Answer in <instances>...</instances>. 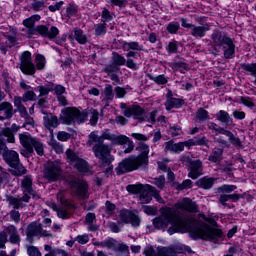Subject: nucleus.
<instances>
[{"label": "nucleus", "mask_w": 256, "mask_h": 256, "mask_svg": "<svg viewBox=\"0 0 256 256\" xmlns=\"http://www.w3.org/2000/svg\"><path fill=\"white\" fill-rule=\"evenodd\" d=\"M44 127H46V129L50 131L51 135H53V129H57V127H59V119L57 116L53 114L44 116Z\"/></svg>", "instance_id": "obj_18"}, {"label": "nucleus", "mask_w": 256, "mask_h": 256, "mask_svg": "<svg viewBox=\"0 0 256 256\" xmlns=\"http://www.w3.org/2000/svg\"><path fill=\"white\" fill-rule=\"evenodd\" d=\"M216 119L220 121V123H224L225 125H233V118L229 115L227 111L220 110L216 114Z\"/></svg>", "instance_id": "obj_31"}, {"label": "nucleus", "mask_w": 256, "mask_h": 256, "mask_svg": "<svg viewBox=\"0 0 256 256\" xmlns=\"http://www.w3.org/2000/svg\"><path fill=\"white\" fill-rule=\"evenodd\" d=\"M177 49H178V46H177V42L173 41V42H169L166 50L168 51V53H170L171 55L177 53Z\"/></svg>", "instance_id": "obj_62"}, {"label": "nucleus", "mask_w": 256, "mask_h": 256, "mask_svg": "<svg viewBox=\"0 0 256 256\" xmlns=\"http://www.w3.org/2000/svg\"><path fill=\"white\" fill-rule=\"evenodd\" d=\"M27 249V255L29 256H42L41 251H39V248L35 246H26Z\"/></svg>", "instance_id": "obj_52"}, {"label": "nucleus", "mask_w": 256, "mask_h": 256, "mask_svg": "<svg viewBox=\"0 0 256 256\" xmlns=\"http://www.w3.org/2000/svg\"><path fill=\"white\" fill-rule=\"evenodd\" d=\"M87 116L81 113L77 108L68 107L62 110L60 119L64 125H74V123H83Z\"/></svg>", "instance_id": "obj_6"}, {"label": "nucleus", "mask_w": 256, "mask_h": 256, "mask_svg": "<svg viewBox=\"0 0 256 256\" xmlns=\"http://www.w3.org/2000/svg\"><path fill=\"white\" fill-rule=\"evenodd\" d=\"M215 183V179L204 177L198 181V185L202 187V189H211L213 184Z\"/></svg>", "instance_id": "obj_38"}, {"label": "nucleus", "mask_w": 256, "mask_h": 256, "mask_svg": "<svg viewBox=\"0 0 256 256\" xmlns=\"http://www.w3.org/2000/svg\"><path fill=\"white\" fill-rule=\"evenodd\" d=\"M121 109H124L123 115L125 117H131L132 115L134 116L135 119H141V115L145 113V110L141 108L139 105H133L131 107H127V104L122 103L120 104Z\"/></svg>", "instance_id": "obj_13"}, {"label": "nucleus", "mask_w": 256, "mask_h": 256, "mask_svg": "<svg viewBox=\"0 0 256 256\" xmlns=\"http://www.w3.org/2000/svg\"><path fill=\"white\" fill-rule=\"evenodd\" d=\"M154 185L158 187V189H164L165 188V176H160L158 178L154 179Z\"/></svg>", "instance_id": "obj_58"}, {"label": "nucleus", "mask_w": 256, "mask_h": 256, "mask_svg": "<svg viewBox=\"0 0 256 256\" xmlns=\"http://www.w3.org/2000/svg\"><path fill=\"white\" fill-rule=\"evenodd\" d=\"M220 49L223 50L225 59H233L235 57V43H233L231 38L228 39Z\"/></svg>", "instance_id": "obj_19"}, {"label": "nucleus", "mask_w": 256, "mask_h": 256, "mask_svg": "<svg viewBox=\"0 0 256 256\" xmlns=\"http://www.w3.org/2000/svg\"><path fill=\"white\" fill-rule=\"evenodd\" d=\"M22 191L24 193L22 198H9V204L14 205L15 209H21V207H25L24 203H29L31 197L33 199H39V195L33 190V178L31 176H25L22 180Z\"/></svg>", "instance_id": "obj_4"}, {"label": "nucleus", "mask_w": 256, "mask_h": 256, "mask_svg": "<svg viewBox=\"0 0 256 256\" xmlns=\"http://www.w3.org/2000/svg\"><path fill=\"white\" fill-rule=\"evenodd\" d=\"M19 131V126L17 124H13L11 128H4L2 130V135L7 137L8 143H15V136L13 133H17Z\"/></svg>", "instance_id": "obj_27"}, {"label": "nucleus", "mask_w": 256, "mask_h": 256, "mask_svg": "<svg viewBox=\"0 0 256 256\" xmlns=\"http://www.w3.org/2000/svg\"><path fill=\"white\" fill-rule=\"evenodd\" d=\"M41 15L35 14L23 21L24 27H35V21H40Z\"/></svg>", "instance_id": "obj_45"}, {"label": "nucleus", "mask_w": 256, "mask_h": 256, "mask_svg": "<svg viewBox=\"0 0 256 256\" xmlns=\"http://www.w3.org/2000/svg\"><path fill=\"white\" fill-rule=\"evenodd\" d=\"M196 116H197V119H199V121H205V120L209 119V112H207V110H205L203 108H200L196 112Z\"/></svg>", "instance_id": "obj_50"}, {"label": "nucleus", "mask_w": 256, "mask_h": 256, "mask_svg": "<svg viewBox=\"0 0 256 256\" xmlns=\"http://www.w3.org/2000/svg\"><path fill=\"white\" fill-rule=\"evenodd\" d=\"M242 69L247 73H250V75H253V77H255V80L253 81V83L254 85H256V63L243 64Z\"/></svg>", "instance_id": "obj_41"}, {"label": "nucleus", "mask_w": 256, "mask_h": 256, "mask_svg": "<svg viewBox=\"0 0 256 256\" xmlns=\"http://www.w3.org/2000/svg\"><path fill=\"white\" fill-rule=\"evenodd\" d=\"M26 233L27 239L30 241V243H33V237H39V235H43L44 237H51V234H49L47 231H43L41 224L37 222L29 224Z\"/></svg>", "instance_id": "obj_12"}, {"label": "nucleus", "mask_w": 256, "mask_h": 256, "mask_svg": "<svg viewBox=\"0 0 256 256\" xmlns=\"http://www.w3.org/2000/svg\"><path fill=\"white\" fill-rule=\"evenodd\" d=\"M19 139L22 147H24V151L21 152L24 157L33 155V149H35L37 155H40V157L44 155L45 145H43V142L39 141V139L33 138L29 133L19 134Z\"/></svg>", "instance_id": "obj_5"}, {"label": "nucleus", "mask_w": 256, "mask_h": 256, "mask_svg": "<svg viewBox=\"0 0 256 256\" xmlns=\"http://www.w3.org/2000/svg\"><path fill=\"white\" fill-rule=\"evenodd\" d=\"M43 175L47 181H57L61 177V166L57 162H48L44 166Z\"/></svg>", "instance_id": "obj_9"}, {"label": "nucleus", "mask_w": 256, "mask_h": 256, "mask_svg": "<svg viewBox=\"0 0 256 256\" xmlns=\"http://www.w3.org/2000/svg\"><path fill=\"white\" fill-rule=\"evenodd\" d=\"M191 187H193V182L189 179H186L177 186V189L179 191H183V189H191Z\"/></svg>", "instance_id": "obj_55"}, {"label": "nucleus", "mask_w": 256, "mask_h": 256, "mask_svg": "<svg viewBox=\"0 0 256 256\" xmlns=\"http://www.w3.org/2000/svg\"><path fill=\"white\" fill-rule=\"evenodd\" d=\"M211 39L214 47H219V49H221L227 40L231 38L226 36L225 33L215 31L212 33Z\"/></svg>", "instance_id": "obj_20"}, {"label": "nucleus", "mask_w": 256, "mask_h": 256, "mask_svg": "<svg viewBox=\"0 0 256 256\" xmlns=\"http://www.w3.org/2000/svg\"><path fill=\"white\" fill-rule=\"evenodd\" d=\"M13 207L14 209L10 212V217L12 221L19 223V221H21V214L17 211L19 208H15V205H13Z\"/></svg>", "instance_id": "obj_54"}, {"label": "nucleus", "mask_w": 256, "mask_h": 256, "mask_svg": "<svg viewBox=\"0 0 256 256\" xmlns=\"http://www.w3.org/2000/svg\"><path fill=\"white\" fill-rule=\"evenodd\" d=\"M167 31L170 32L172 35H175L179 31V23L172 22L168 24Z\"/></svg>", "instance_id": "obj_60"}, {"label": "nucleus", "mask_w": 256, "mask_h": 256, "mask_svg": "<svg viewBox=\"0 0 256 256\" xmlns=\"http://www.w3.org/2000/svg\"><path fill=\"white\" fill-rule=\"evenodd\" d=\"M235 189H237V186H235V185L224 184L218 188V191L220 193H232V191H235Z\"/></svg>", "instance_id": "obj_51"}, {"label": "nucleus", "mask_w": 256, "mask_h": 256, "mask_svg": "<svg viewBox=\"0 0 256 256\" xmlns=\"http://www.w3.org/2000/svg\"><path fill=\"white\" fill-rule=\"evenodd\" d=\"M90 115L91 125H97V121H99V112L97 110H91Z\"/></svg>", "instance_id": "obj_61"}, {"label": "nucleus", "mask_w": 256, "mask_h": 256, "mask_svg": "<svg viewBox=\"0 0 256 256\" xmlns=\"http://www.w3.org/2000/svg\"><path fill=\"white\" fill-rule=\"evenodd\" d=\"M172 249L174 253H176V256H185V254H183L184 251L186 253H193V250H191V247L189 246H180Z\"/></svg>", "instance_id": "obj_49"}, {"label": "nucleus", "mask_w": 256, "mask_h": 256, "mask_svg": "<svg viewBox=\"0 0 256 256\" xmlns=\"http://www.w3.org/2000/svg\"><path fill=\"white\" fill-rule=\"evenodd\" d=\"M122 49L124 51H143V46L139 45L138 42H124Z\"/></svg>", "instance_id": "obj_37"}, {"label": "nucleus", "mask_w": 256, "mask_h": 256, "mask_svg": "<svg viewBox=\"0 0 256 256\" xmlns=\"http://www.w3.org/2000/svg\"><path fill=\"white\" fill-rule=\"evenodd\" d=\"M10 167V173L16 177H21V175H25L27 173V169L23 167V164H21L20 161Z\"/></svg>", "instance_id": "obj_34"}, {"label": "nucleus", "mask_w": 256, "mask_h": 256, "mask_svg": "<svg viewBox=\"0 0 256 256\" xmlns=\"http://www.w3.org/2000/svg\"><path fill=\"white\" fill-rule=\"evenodd\" d=\"M144 188L145 185L143 184H132L126 187V191H128V193H132V195H137V193L141 194Z\"/></svg>", "instance_id": "obj_39"}, {"label": "nucleus", "mask_w": 256, "mask_h": 256, "mask_svg": "<svg viewBox=\"0 0 256 256\" xmlns=\"http://www.w3.org/2000/svg\"><path fill=\"white\" fill-rule=\"evenodd\" d=\"M147 77L150 79V81H154L156 85H167L169 83L168 78L165 77V74H161L158 76H154L153 74H148Z\"/></svg>", "instance_id": "obj_36"}, {"label": "nucleus", "mask_w": 256, "mask_h": 256, "mask_svg": "<svg viewBox=\"0 0 256 256\" xmlns=\"http://www.w3.org/2000/svg\"><path fill=\"white\" fill-rule=\"evenodd\" d=\"M20 70L24 75H35V64L31 58V52L25 51L20 56Z\"/></svg>", "instance_id": "obj_10"}, {"label": "nucleus", "mask_w": 256, "mask_h": 256, "mask_svg": "<svg viewBox=\"0 0 256 256\" xmlns=\"http://www.w3.org/2000/svg\"><path fill=\"white\" fill-rule=\"evenodd\" d=\"M177 209H181L182 211H188V213H198L199 207L197 203L189 198H184L180 202L176 204Z\"/></svg>", "instance_id": "obj_16"}, {"label": "nucleus", "mask_w": 256, "mask_h": 256, "mask_svg": "<svg viewBox=\"0 0 256 256\" xmlns=\"http://www.w3.org/2000/svg\"><path fill=\"white\" fill-rule=\"evenodd\" d=\"M185 146H187V144H185V142L175 143L173 141H169V142H166V144H165V152L166 153H181V151H183V149H185Z\"/></svg>", "instance_id": "obj_23"}, {"label": "nucleus", "mask_w": 256, "mask_h": 256, "mask_svg": "<svg viewBox=\"0 0 256 256\" xmlns=\"http://www.w3.org/2000/svg\"><path fill=\"white\" fill-rule=\"evenodd\" d=\"M210 29L211 28L209 24H205L203 26L193 25L190 30V35H192V37H195V39H201L205 37L207 31H209Z\"/></svg>", "instance_id": "obj_22"}, {"label": "nucleus", "mask_w": 256, "mask_h": 256, "mask_svg": "<svg viewBox=\"0 0 256 256\" xmlns=\"http://www.w3.org/2000/svg\"><path fill=\"white\" fill-rule=\"evenodd\" d=\"M70 187L75 195H78V197H81L82 199H87V197H89V194H87V182L74 178L70 182Z\"/></svg>", "instance_id": "obj_11"}, {"label": "nucleus", "mask_w": 256, "mask_h": 256, "mask_svg": "<svg viewBox=\"0 0 256 256\" xmlns=\"http://www.w3.org/2000/svg\"><path fill=\"white\" fill-rule=\"evenodd\" d=\"M173 219H175V211L167 208L162 212L160 217L153 220V225L155 229H167Z\"/></svg>", "instance_id": "obj_8"}, {"label": "nucleus", "mask_w": 256, "mask_h": 256, "mask_svg": "<svg viewBox=\"0 0 256 256\" xmlns=\"http://www.w3.org/2000/svg\"><path fill=\"white\" fill-rule=\"evenodd\" d=\"M115 97V94L113 93V86L110 84H107L104 88V91L102 93V101L105 103V105H109L111 101H113V98Z\"/></svg>", "instance_id": "obj_28"}, {"label": "nucleus", "mask_w": 256, "mask_h": 256, "mask_svg": "<svg viewBox=\"0 0 256 256\" xmlns=\"http://www.w3.org/2000/svg\"><path fill=\"white\" fill-rule=\"evenodd\" d=\"M131 217H133V212L128 210H121L119 214V220L121 223H129L131 221Z\"/></svg>", "instance_id": "obj_42"}, {"label": "nucleus", "mask_w": 256, "mask_h": 256, "mask_svg": "<svg viewBox=\"0 0 256 256\" xmlns=\"http://www.w3.org/2000/svg\"><path fill=\"white\" fill-rule=\"evenodd\" d=\"M45 0H33L30 9H33V11H43L45 9Z\"/></svg>", "instance_id": "obj_43"}, {"label": "nucleus", "mask_w": 256, "mask_h": 256, "mask_svg": "<svg viewBox=\"0 0 256 256\" xmlns=\"http://www.w3.org/2000/svg\"><path fill=\"white\" fill-rule=\"evenodd\" d=\"M172 227L168 229L169 235L174 233H189L192 239H205L217 243L223 237L221 229H215L205 222L193 218H183L174 213V218L170 221Z\"/></svg>", "instance_id": "obj_1"}, {"label": "nucleus", "mask_w": 256, "mask_h": 256, "mask_svg": "<svg viewBox=\"0 0 256 256\" xmlns=\"http://www.w3.org/2000/svg\"><path fill=\"white\" fill-rule=\"evenodd\" d=\"M208 129L216 133V135H224V133L227 131L225 128L219 127V125H217L215 122L208 123Z\"/></svg>", "instance_id": "obj_46"}, {"label": "nucleus", "mask_w": 256, "mask_h": 256, "mask_svg": "<svg viewBox=\"0 0 256 256\" xmlns=\"http://www.w3.org/2000/svg\"><path fill=\"white\" fill-rule=\"evenodd\" d=\"M46 63L47 61L45 60V56L41 54L36 55L35 64L38 71H43V69H45Z\"/></svg>", "instance_id": "obj_44"}, {"label": "nucleus", "mask_w": 256, "mask_h": 256, "mask_svg": "<svg viewBox=\"0 0 256 256\" xmlns=\"http://www.w3.org/2000/svg\"><path fill=\"white\" fill-rule=\"evenodd\" d=\"M4 161L11 167L12 165L15 166L19 163V153L13 150H6L3 153Z\"/></svg>", "instance_id": "obj_24"}, {"label": "nucleus", "mask_w": 256, "mask_h": 256, "mask_svg": "<svg viewBox=\"0 0 256 256\" xmlns=\"http://www.w3.org/2000/svg\"><path fill=\"white\" fill-rule=\"evenodd\" d=\"M112 145H128L127 149L124 150V153H131L135 149V144L129 137L125 135H115L112 140Z\"/></svg>", "instance_id": "obj_15"}, {"label": "nucleus", "mask_w": 256, "mask_h": 256, "mask_svg": "<svg viewBox=\"0 0 256 256\" xmlns=\"http://www.w3.org/2000/svg\"><path fill=\"white\" fill-rule=\"evenodd\" d=\"M129 223H131L132 227H139V225H141V218L133 213Z\"/></svg>", "instance_id": "obj_63"}, {"label": "nucleus", "mask_w": 256, "mask_h": 256, "mask_svg": "<svg viewBox=\"0 0 256 256\" xmlns=\"http://www.w3.org/2000/svg\"><path fill=\"white\" fill-rule=\"evenodd\" d=\"M75 169L79 171V173H82L83 175L87 173H91V167H89V163L83 159L77 160V163L74 165Z\"/></svg>", "instance_id": "obj_32"}, {"label": "nucleus", "mask_w": 256, "mask_h": 256, "mask_svg": "<svg viewBox=\"0 0 256 256\" xmlns=\"http://www.w3.org/2000/svg\"><path fill=\"white\" fill-rule=\"evenodd\" d=\"M0 111L4 112V116H2L3 121H5V119H11L13 115H15L13 104L9 102H2L0 104Z\"/></svg>", "instance_id": "obj_25"}, {"label": "nucleus", "mask_w": 256, "mask_h": 256, "mask_svg": "<svg viewBox=\"0 0 256 256\" xmlns=\"http://www.w3.org/2000/svg\"><path fill=\"white\" fill-rule=\"evenodd\" d=\"M49 145L56 151V153H63V145L57 142V140H50Z\"/></svg>", "instance_id": "obj_53"}, {"label": "nucleus", "mask_w": 256, "mask_h": 256, "mask_svg": "<svg viewBox=\"0 0 256 256\" xmlns=\"http://www.w3.org/2000/svg\"><path fill=\"white\" fill-rule=\"evenodd\" d=\"M112 60L115 65H119V66L125 65V63H127V60L125 59V57H123L121 54L117 52H113Z\"/></svg>", "instance_id": "obj_47"}, {"label": "nucleus", "mask_w": 256, "mask_h": 256, "mask_svg": "<svg viewBox=\"0 0 256 256\" xmlns=\"http://www.w3.org/2000/svg\"><path fill=\"white\" fill-rule=\"evenodd\" d=\"M45 251L48 253L45 256H69V252L61 248H53L51 245L46 244L44 246Z\"/></svg>", "instance_id": "obj_26"}, {"label": "nucleus", "mask_w": 256, "mask_h": 256, "mask_svg": "<svg viewBox=\"0 0 256 256\" xmlns=\"http://www.w3.org/2000/svg\"><path fill=\"white\" fill-rule=\"evenodd\" d=\"M208 160L211 163H221V161L223 160V149L214 148L209 155Z\"/></svg>", "instance_id": "obj_30"}, {"label": "nucleus", "mask_w": 256, "mask_h": 256, "mask_svg": "<svg viewBox=\"0 0 256 256\" xmlns=\"http://www.w3.org/2000/svg\"><path fill=\"white\" fill-rule=\"evenodd\" d=\"M138 149L140 151V155L130 156L119 163L118 167L116 168L117 175L137 171V169L149 163V145L139 143Z\"/></svg>", "instance_id": "obj_3"}, {"label": "nucleus", "mask_w": 256, "mask_h": 256, "mask_svg": "<svg viewBox=\"0 0 256 256\" xmlns=\"http://www.w3.org/2000/svg\"><path fill=\"white\" fill-rule=\"evenodd\" d=\"M66 157L67 160L72 163V165H75L77 163V161H79L81 158H79V156H77V154H75V152H73V150L68 149L66 151Z\"/></svg>", "instance_id": "obj_48"}, {"label": "nucleus", "mask_w": 256, "mask_h": 256, "mask_svg": "<svg viewBox=\"0 0 256 256\" xmlns=\"http://www.w3.org/2000/svg\"><path fill=\"white\" fill-rule=\"evenodd\" d=\"M203 175V162L201 160H194L190 163V172L188 177L190 179H198Z\"/></svg>", "instance_id": "obj_17"}, {"label": "nucleus", "mask_w": 256, "mask_h": 256, "mask_svg": "<svg viewBox=\"0 0 256 256\" xmlns=\"http://www.w3.org/2000/svg\"><path fill=\"white\" fill-rule=\"evenodd\" d=\"M115 137V134H111V132L104 131L99 136L97 135V132H91L89 135L88 143L90 145H93V143H96L93 147V153L99 161H101L102 165L106 168L107 173H111L113 170V166L111 165V146L103 143V141H111L113 143V139Z\"/></svg>", "instance_id": "obj_2"}, {"label": "nucleus", "mask_w": 256, "mask_h": 256, "mask_svg": "<svg viewBox=\"0 0 256 256\" xmlns=\"http://www.w3.org/2000/svg\"><path fill=\"white\" fill-rule=\"evenodd\" d=\"M224 135H226V137H228L229 142L232 145H235V147H241V139H239V137H237V136H234L231 131L226 130V132H224Z\"/></svg>", "instance_id": "obj_40"}, {"label": "nucleus", "mask_w": 256, "mask_h": 256, "mask_svg": "<svg viewBox=\"0 0 256 256\" xmlns=\"http://www.w3.org/2000/svg\"><path fill=\"white\" fill-rule=\"evenodd\" d=\"M240 102L245 105V107H255V102L250 97H241Z\"/></svg>", "instance_id": "obj_64"}, {"label": "nucleus", "mask_w": 256, "mask_h": 256, "mask_svg": "<svg viewBox=\"0 0 256 256\" xmlns=\"http://www.w3.org/2000/svg\"><path fill=\"white\" fill-rule=\"evenodd\" d=\"M6 231V235H9V241L13 245H19L21 243V236L17 231V228L13 225H10L4 229Z\"/></svg>", "instance_id": "obj_21"}, {"label": "nucleus", "mask_w": 256, "mask_h": 256, "mask_svg": "<svg viewBox=\"0 0 256 256\" xmlns=\"http://www.w3.org/2000/svg\"><path fill=\"white\" fill-rule=\"evenodd\" d=\"M57 139L58 141H62V142L69 141L71 139V134L65 131H60L57 134Z\"/></svg>", "instance_id": "obj_57"}, {"label": "nucleus", "mask_w": 256, "mask_h": 256, "mask_svg": "<svg viewBox=\"0 0 256 256\" xmlns=\"http://www.w3.org/2000/svg\"><path fill=\"white\" fill-rule=\"evenodd\" d=\"M36 35H41L42 37H48V39H55L59 35V29L52 26L50 29L45 25H38L36 27Z\"/></svg>", "instance_id": "obj_14"}, {"label": "nucleus", "mask_w": 256, "mask_h": 256, "mask_svg": "<svg viewBox=\"0 0 256 256\" xmlns=\"http://www.w3.org/2000/svg\"><path fill=\"white\" fill-rule=\"evenodd\" d=\"M186 147H191L193 145H204L205 147H209V139L207 137L202 138H194L185 142Z\"/></svg>", "instance_id": "obj_35"}, {"label": "nucleus", "mask_w": 256, "mask_h": 256, "mask_svg": "<svg viewBox=\"0 0 256 256\" xmlns=\"http://www.w3.org/2000/svg\"><path fill=\"white\" fill-rule=\"evenodd\" d=\"M9 173L7 172H2L0 174V187H5V185H7V183H9Z\"/></svg>", "instance_id": "obj_59"}, {"label": "nucleus", "mask_w": 256, "mask_h": 256, "mask_svg": "<svg viewBox=\"0 0 256 256\" xmlns=\"http://www.w3.org/2000/svg\"><path fill=\"white\" fill-rule=\"evenodd\" d=\"M183 100L179 98L169 97L165 103L167 111H171V109H179L183 107Z\"/></svg>", "instance_id": "obj_29"}, {"label": "nucleus", "mask_w": 256, "mask_h": 256, "mask_svg": "<svg viewBox=\"0 0 256 256\" xmlns=\"http://www.w3.org/2000/svg\"><path fill=\"white\" fill-rule=\"evenodd\" d=\"M35 97H37V95L33 91H27L22 96L24 103H26V101H35Z\"/></svg>", "instance_id": "obj_56"}, {"label": "nucleus", "mask_w": 256, "mask_h": 256, "mask_svg": "<svg viewBox=\"0 0 256 256\" xmlns=\"http://www.w3.org/2000/svg\"><path fill=\"white\" fill-rule=\"evenodd\" d=\"M74 39L80 45H85L88 41L87 35L81 30V28H74Z\"/></svg>", "instance_id": "obj_33"}, {"label": "nucleus", "mask_w": 256, "mask_h": 256, "mask_svg": "<svg viewBox=\"0 0 256 256\" xmlns=\"http://www.w3.org/2000/svg\"><path fill=\"white\" fill-rule=\"evenodd\" d=\"M153 197L158 201V203H163V198L159 195V191H157L156 187L149 184L144 185V189L140 192V203L142 205L151 203Z\"/></svg>", "instance_id": "obj_7"}]
</instances>
